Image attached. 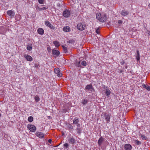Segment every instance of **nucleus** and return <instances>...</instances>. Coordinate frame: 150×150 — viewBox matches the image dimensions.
Masks as SVG:
<instances>
[{"mask_svg": "<svg viewBox=\"0 0 150 150\" xmlns=\"http://www.w3.org/2000/svg\"><path fill=\"white\" fill-rule=\"evenodd\" d=\"M96 18L100 22H105L106 19V15L104 13L101 14L98 13L96 14Z\"/></svg>", "mask_w": 150, "mask_h": 150, "instance_id": "1", "label": "nucleus"}, {"mask_svg": "<svg viewBox=\"0 0 150 150\" xmlns=\"http://www.w3.org/2000/svg\"><path fill=\"white\" fill-rule=\"evenodd\" d=\"M86 27V25L83 23H79L76 26L77 29L80 30H83L85 29Z\"/></svg>", "mask_w": 150, "mask_h": 150, "instance_id": "2", "label": "nucleus"}, {"mask_svg": "<svg viewBox=\"0 0 150 150\" xmlns=\"http://www.w3.org/2000/svg\"><path fill=\"white\" fill-rule=\"evenodd\" d=\"M27 127L31 132H35L36 130V127L33 125L28 124Z\"/></svg>", "mask_w": 150, "mask_h": 150, "instance_id": "3", "label": "nucleus"}, {"mask_svg": "<svg viewBox=\"0 0 150 150\" xmlns=\"http://www.w3.org/2000/svg\"><path fill=\"white\" fill-rule=\"evenodd\" d=\"M70 11L67 9H65L63 12V15L65 17L67 18L70 16Z\"/></svg>", "mask_w": 150, "mask_h": 150, "instance_id": "4", "label": "nucleus"}, {"mask_svg": "<svg viewBox=\"0 0 150 150\" xmlns=\"http://www.w3.org/2000/svg\"><path fill=\"white\" fill-rule=\"evenodd\" d=\"M69 143L71 144H74L76 143V140L72 136H69L67 137Z\"/></svg>", "mask_w": 150, "mask_h": 150, "instance_id": "5", "label": "nucleus"}, {"mask_svg": "<svg viewBox=\"0 0 150 150\" xmlns=\"http://www.w3.org/2000/svg\"><path fill=\"white\" fill-rule=\"evenodd\" d=\"M110 116L111 114H109L105 113L104 115L105 119L107 123H109L110 122Z\"/></svg>", "mask_w": 150, "mask_h": 150, "instance_id": "6", "label": "nucleus"}, {"mask_svg": "<svg viewBox=\"0 0 150 150\" xmlns=\"http://www.w3.org/2000/svg\"><path fill=\"white\" fill-rule=\"evenodd\" d=\"M54 71L55 73L57 74V76L59 77L62 76V74L60 72V70L59 68H57L55 69Z\"/></svg>", "mask_w": 150, "mask_h": 150, "instance_id": "7", "label": "nucleus"}, {"mask_svg": "<svg viewBox=\"0 0 150 150\" xmlns=\"http://www.w3.org/2000/svg\"><path fill=\"white\" fill-rule=\"evenodd\" d=\"M35 134L37 136L41 138H43L44 136V134L41 132H37Z\"/></svg>", "mask_w": 150, "mask_h": 150, "instance_id": "8", "label": "nucleus"}, {"mask_svg": "<svg viewBox=\"0 0 150 150\" xmlns=\"http://www.w3.org/2000/svg\"><path fill=\"white\" fill-rule=\"evenodd\" d=\"M124 148L126 150H131L132 148V146L130 144H127L124 145Z\"/></svg>", "mask_w": 150, "mask_h": 150, "instance_id": "9", "label": "nucleus"}, {"mask_svg": "<svg viewBox=\"0 0 150 150\" xmlns=\"http://www.w3.org/2000/svg\"><path fill=\"white\" fill-rule=\"evenodd\" d=\"M7 14L10 16L13 17L15 15V13L12 10H9L7 11Z\"/></svg>", "mask_w": 150, "mask_h": 150, "instance_id": "10", "label": "nucleus"}, {"mask_svg": "<svg viewBox=\"0 0 150 150\" xmlns=\"http://www.w3.org/2000/svg\"><path fill=\"white\" fill-rule=\"evenodd\" d=\"M79 119L77 117H76L73 120V123L74 124L76 125L77 126L78 125H80V124H79Z\"/></svg>", "mask_w": 150, "mask_h": 150, "instance_id": "11", "label": "nucleus"}, {"mask_svg": "<svg viewBox=\"0 0 150 150\" xmlns=\"http://www.w3.org/2000/svg\"><path fill=\"white\" fill-rule=\"evenodd\" d=\"M129 14V12L127 11L126 10H122L121 11L120 14L122 16H125L127 15H128Z\"/></svg>", "mask_w": 150, "mask_h": 150, "instance_id": "12", "label": "nucleus"}, {"mask_svg": "<svg viewBox=\"0 0 150 150\" xmlns=\"http://www.w3.org/2000/svg\"><path fill=\"white\" fill-rule=\"evenodd\" d=\"M63 30L65 32H69L71 30V29L69 26H66L63 28Z\"/></svg>", "mask_w": 150, "mask_h": 150, "instance_id": "13", "label": "nucleus"}, {"mask_svg": "<svg viewBox=\"0 0 150 150\" xmlns=\"http://www.w3.org/2000/svg\"><path fill=\"white\" fill-rule=\"evenodd\" d=\"M104 139L102 137H100L99 139L98 143L99 146H101L104 141Z\"/></svg>", "mask_w": 150, "mask_h": 150, "instance_id": "14", "label": "nucleus"}, {"mask_svg": "<svg viewBox=\"0 0 150 150\" xmlns=\"http://www.w3.org/2000/svg\"><path fill=\"white\" fill-rule=\"evenodd\" d=\"M38 33L41 35H42L44 33V30L43 29L41 28H38L37 30Z\"/></svg>", "mask_w": 150, "mask_h": 150, "instance_id": "15", "label": "nucleus"}, {"mask_svg": "<svg viewBox=\"0 0 150 150\" xmlns=\"http://www.w3.org/2000/svg\"><path fill=\"white\" fill-rule=\"evenodd\" d=\"M85 88L86 90H90L91 91L93 89V87L91 84L87 85L86 87Z\"/></svg>", "mask_w": 150, "mask_h": 150, "instance_id": "16", "label": "nucleus"}, {"mask_svg": "<svg viewBox=\"0 0 150 150\" xmlns=\"http://www.w3.org/2000/svg\"><path fill=\"white\" fill-rule=\"evenodd\" d=\"M24 57L28 61H31L33 60V58L32 57L29 55H25Z\"/></svg>", "mask_w": 150, "mask_h": 150, "instance_id": "17", "label": "nucleus"}, {"mask_svg": "<svg viewBox=\"0 0 150 150\" xmlns=\"http://www.w3.org/2000/svg\"><path fill=\"white\" fill-rule=\"evenodd\" d=\"M52 54L54 55L58 56L59 54V52L56 50H53L52 51Z\"/></svg>", "mask_w": 150, "mask_h": 150, "instance_id": "18", "label": "nucleus"}, {"mask_svg": "<svg viewBox=\"0 0 150 150\" xmlns=\"http://www.w3.org/2000/svg\"><path fill=\"white\" fill-rule=\"evenodd\" d=\"M66 125L68 129L69 130H71L73 129V127L72 125L69 123H67Z\"/></svg>", "mask_w": 150, "mask_h": 150, "instance_id": "19", "label": "nucleus"}, {"mask_svg": "<svg viewBox=\"0 0 150 150\" xmlns=\"http://www.w3.org/2000/svg\"><path fill=\"white\" fill-rule=\"evenodd\" d=\"M140 54L139 51H137V54L136 55V57L137 61H139L140 60Z\"/></svg>", "mask_w": 150, "mask_h": 150, "instance_id": "20", "label": "nucleus"}, {"mask_svg": "<svg viewBox=\"0 0 150 150\" xmlns=\"http://www.w3.org/2000/svg\"><path fill=\"white\" fill-rule=\"evenodd\" d=\"M80 125H78L77 126V128H76V130L77 131L78 133H80L81 130V129L80 127Z\"/></svg>", "mask_w": 150, "mask_h": 150, "instance_id": "21", "label": "nucleus"}, {"mask_svg": "<svg viewBox=\"0 0 150 150\" xmlns=\"http://www.w3.org/2000/svg\"><path fill=\"white\" fill-rule=\"evenodd\" d=\"M142 86L144 88H146L147 90L150 91V86L148 85H146L145 84H143Z\"/></svg>", "mask_w": 150, "mask_h": 150, "instance_id": "22", "label": "nucleus"}, {"mask_svg": "<svg viewBox=\"0 0 150 150\" xmlns=\"http://www.w3.org/2000/svg\"><path fill=\"white\" fill-rule=\"evenodd\" d=\"M53 43L56 47H58L60 45L59 42L57 41H54L53 42Z\"/></svg>", "mask_w": 150, "mask_h": 150, "instance_id": "23", "label": "nucleus"}, {"mask_svg": "<svg viewBox=\"0 0 150 150\" xmlns=\"http://www.w3.org/2000/svg\"><path fill=\"white\" fill-rule=\"evenodd\" d=\"M111 93V91L108 89H106L105 92V94L107 96H109Z\"/></svg>", "mask_w": 150, "mask_h": 150, "instance_id": "24", "label": "nucleus"}, {"mask_svg": "<svg viewBox=\"0 0 150 150\" xmlns=\"http://www.w3.org/2000/svg\"><path fill=\"white\" fill-rule=\"evenodd\" d=\"M40 100V99L39 97V96H38L36 95V96H35V101L36 102H38V101H39Z\"/></svg>", "mask_w": 150, "mask_h": 150, "instance_id": "25", "label": "nucleus"}, {"mask_svg": "<svg viewBox=\"0 0 150 150\" xmlns=\"http://www.w3.org/2000/svg\"><path fill=\"white\" fill-rule=\"evenodd\" d=\"M28 120L29 122H31L33 121V117L32 116H30L28 117Z\"/></svg>", "mask_w": 150, "mask_h": 150, "instance_id": "26", "label": "nucleus"}, {"mask_svg": "<svg viewBox=\"0 0 150 150\" xmlns=\"http://www.w3.org/2000/svg\"><path fill=\"white\" fill-rule=\"evenodd\" d=\"M32 47L31 45H28L27 46V49L29 51H30L32 50Z\"/></svg>", "mask_w": 150, "mask_h": 150, "instance_id": "27", "label": "nucleus"}, {"mask_svg": "<svg viewBox=\"0 0 150 150\" xmlns=\"http://www.w3.org/2000/svg\"><path fill=\"white\" fill-rule=\"evenodd\" d=\"M16 19L17 21H19L21 18V16L19 15H16L15 16Z\"/></svg>", "mask_w": 150, "mask_h": 150, "instance_id": "28", "label": "nucleus"}, {"mask_svg": "<svg viewBox=\"0 0 150 150\" xmlns=\"http://www.w3.org/2000/svg\"><path fill=\"white\" fill-rule=\"evenodd\" d=\"M88 102V101L87 99H84L81 103L85 105Z\"/></svg>", "mask_w": 150, "mask_h": 150, "instance_id": "29", "label": "nucleus"}, {"mask_svg": "<svg viewBox=\"0 0 150 150\" xmlns=\"http://www.w3.org/2000/svg\"><path fill=\"white\" fill-rule=\"evenodd\" d=\"M62 48H63V49L64 50V51L65 53H66V52H67V47H65L64 45L62 46Z\"/></svg>", "mask_w": 150, "mask_h": 150, "instance_id": "30", "label": "nucleus"}, {"mask_svg": "<svg viewBox=\"0 0 150 150\" xmlns=\"http://www.w3.org/2000/svg\"><path fill=\"white\" fill-rule=\"evenodd\" d=\"M134 141L135 142L137 145H140L141 144V142H140L137 140H134Z\"/></svg>", "mask_w": 150, "mask_h": 150, "instance_id": "31", "label": "nucleus"}, {"mask_svg": "<svg viewBox=\"0 0 150 150\" xmlns=\"http://www.w3.org/2000/svg\"><path fill=\"white\" fill-rule=\"evenodd\" d=\"M63 146L65 149L68 148L69 144L67 143H65L63 145Z\"/></svg>", "mask_w": 150, "mask_h": 150, "instance_id": "32", "label": "nucleus"}, {"mask_svg": "<svg viewBox=\"0 0 150 150\" xmlns=\"http://www.w3.org/2000/svg\"><path fill=\"white\" fill-rule=\"evenodd\" d=\"M45 23L46 25L48 27H49L50 25L51 24V23L47 21H46L45 22Z\"/></svg>", "mask_w": 150, "mask_h": 150, "instance_id": "33", "label": "nucleus"}, {"mask_svg": "<svg viewBox=\"0 0 150 150\" xmlns=\"http://www.w3.org/2000/svg\"><path fill=\"white\" fill-rule=\"evenodd\" d=\"M81 64L83 66H85L86 65V62L85 61H83L81 62Z\"/></svg>", "mask_w": 150, "mask_h": 150, "instance_id": "34", "label": "nucleus"}, {"mask_svg": "<svg viewBox=\"0 0 150 150\" xmlns=\"http://www.w3.org/2000/svg\"><path fill=\"white\" fill-rule=\"evenodd\" d=\"M76 65L78 67H81V65L80 64V61H79L78 62H76Z\"/></svg>", "mask_w": 150, "mask_h": 150, "instance_id": "35", "label": "nucleus"}, {"mask_svg": "<svg viewBox=\"0 0 150 150\" xmlns=\"http://www.w3.org/2000/svg\"><path fill=\"white\" fill-rule=\"evenodd\" d=\"M38 2L40 4H43L44 0H38Z\"/></svg>", "mask_w": 150, "mask_h": 150, "instance_id": "36", "label": "nucleus"}, {"mask_svg": "<svg viewBox=\"0 0 150 150\" xmlns=\"http://www.w3.org/2000/svg\"><path fill=\"white\" fill-rule=\"evenodd\" d=\"M48 27H49L51 29H54V27L51 24Z\"/></svg>", "mask_w": 150, "mask_h": 150, "instance_id": "37", "label": "nucleus"}, {"mask_svg": "<svg viewBox=\"0 0 150 150\" xmlns=\"http://www.w3.org/2000/svg\"><path fill=\"white\" fill-rule=\"evenodd\" d=\"M141 137L143 139H147V137L144 135L142 134L141 135Z\"/></svg>", "mask_w": 150, "mask_h": 150, "instance_id": "38", "label": "nucleus"}, {"mask_svg": "<svg viewBox=\"0 0 150 150\" xmlns=\"http://www.w3.org/2000/svg\"><path fill=\"white\" fill-rule=\"evenodd\" d=\"M36 9L38 11H42L41 8H40L38 6H37L36 8Z\"/></svg>", "mask_w": 150, "mask_h": 150, "instance_id": "39", "label": "nucleus"}, {"mask_svg": "<svg viewBox=\"0 0 150 150\" xmlns=\"http://www.w3.org/2000/svg\"><path fill=\"white\" fill-rule=\"evenodd\" d=\"M96 32L97 34H99L100 32L99 31V29L98 28L96 29Z\"/></svg>", "mask_w": 150, "mask_h": 150, "instance_id": "40", "label": "nucleus"}, {"mask_svg": "<svg viewBox=\"0 0 150 150\" xmlns=\"http://www.w3.org/2000/svg\"><path fill=\"white\" fill-rule=\"evenodd\" d=\"M47 8H48V7L46 8L45 7H44L42 8H41V9H42V10H46Z\"/></svg>", "mask_w": 150, "mask_h": 150, "instance_id": "41", "label": "nucleus"}, {"mask_svg": "<svg viewBox=\"0 0 150 150\" xmlns=\"http://www.w3.org/2000/svg\"><path fill=\"white\" fill-rule=\"evenodd\" d=\"M122 23V21L121 20H119L118 21V23L119 24H121Z\"/></svg>", "mask_w": 150, "mask_h": 150, "instance_id": "42", "label": "nucleus"}, {"mask_svg": "<svg viewBox=\"0 0 150 150\" xmlns=\"http://www.w3.org/2000/svg\"><path fill=\"white\" fill-rule=\"evenodd\" d=\"M35 67L36 68H38V64H35Z\"/></svg>", "mask_w": 150, "mask_h": 150, "instance_id": "43", "label": "nucleus"}, {"mask_svg": "<svg viewBox=\"0 0 150 150\" xmlns=\"http://www.w3.org/2000/svg\"><path fill=\"white\" fill-rule=\"evenodd\" d=\"M47 50L49 52L50 51V47H47Z\"/></svg>", "mask_w": 150, "mask_h": 150, "instance_id": "44", "label": "nucleus"}, {"mask_svg": "<svg viewBox=\"0 0 150 150\" xmlns=\"http://www.w3.org/2000/svg\"><path fill=\"white\" fill-rule=\"evenodd\" d=\"M48 142L49 143H51V142H52V140L50 139H49L48 140Z\"/></svg>", "mask_w": 150, "mask_h": 150, "instance_id": "45", "label": "nucleus"}, {"mask_svg": "<svg viewBox=\"0 0 150 150\" xmlns=\"http://www.w3.org/2000/svg\"><path fill=\"white\" fill-rule=\"evenodd\" d=\"M148 6L150 8V3L149 4Z\"/></svg>", "mask_w": 150, "mask_h": 150, "instance_id": "46", "label": "nucleus"}]
</instances>
